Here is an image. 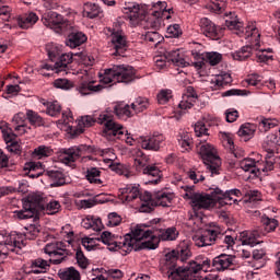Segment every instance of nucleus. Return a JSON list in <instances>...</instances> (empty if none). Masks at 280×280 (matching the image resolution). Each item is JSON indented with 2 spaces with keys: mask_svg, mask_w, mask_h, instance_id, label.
<instances>
[{
  "mask_svg": "<svg viewBox=\"0 0 280 280\" xmlns=\"http://www.w3.org/2000/svg\"><path fill=\"white\" fill-rule=\"evenodd\" d=\"M191 257L189 245L180 243L176 249L165 255L164 261L160 266L162 277L167 280H184L188 275H198L207 272L211 268V259L205 256H198L187 266H178V261H187Z\"/></svg>",
  "mask_w": 280,
  "mask_h": 280,
  "instance_id": "nucleus-1",
  "label": "nucleus"
},
{
  "mask_svg": "<svg viewBox=\"0 0 280 280\" xmlns=\"http://www.w3.org/2000/svg\"><path fill=\"white\" fill-rule=\"evenodd\" d=\"M225 26L237 36L248 39L252 45L243 46L240 50L232 52L233 60H238V62H243V60H248L250 56H253V49L255 51H259V38H261V34L259 33V28L255 23H249L244 31V23H242L235 12L225 13Z\"/></svg>",
  "mask_w": 280,
  "mask_h": 280,
  "instance_id": "nucleus-2",
  "label": "nucleus"
},
{
  "mask_svg": "<svg viewBox=\"0 0 280 280\" xmlns=\"http://www.w3.org/2000/svg\"><path fill=\"white\" fill-rule=\"evenodd\" d=\"M143 230L137 229V225L130 233L124 236L115 235L108 231H105L97 237V242H103L108 250L115 253L121 250L122 255L132 253V250H139V240H141V232Z\"/></svg>",
  "mask_w": 280,
  "mask_h": 280,
  "instance_id": "nucleus-3",
  "label": "nucleus"
},
{
  "mask_svg": "<svg viewBox=\"0 0 280 280\" xmlns=\"http://www.w3.org/2000/svg\"><path fill=\"white\" fill-rule=\"evenodd\" d=\"M140 229L139 250H156L160 242H174L178 237L176 228L161 229L137 225Z\"/></svg>",
  "mask_w": 280,
  "mask_h": 280,
  "instance_id": "nucleus-4",
  "label": "nucleus"
},
{
  "mask_svg": "<svg viewBox=\"0 0 280 280\" xmlns=\"http://www.w3.org/2000/svg\"><path fill=\"white\" fill-rule=\"evenodd\" d=\"M97 124L104 125L103 135L104 137H117L118 139H121L122 141H126L128 145H132L135 143V139L130 137V133H128V130L124 128L122 125L117 124L113 119V114L108 110L103 112L100 114L97 118Z\"/></svg>",
  "mask_w": 280,
  "mask_h": 280,
  "instance_id": "nucleus-5",
  "label": "nucleus"
},
{
  "mask_svg": "<svg viewBox=\"0 0 280 280\" xmlns=\"http://www.w3.org/2000/svg\"><path fill=\"white\" fill-rule=\"evenodd\" d=\"M43 209H45L43 196L38 194H32L23 200L22 209L14 211V218L18 220H30L32 218H36V215H38Z\"/></svg>",
  "mask_w": 280,
  "mask_h": 280,
  "instance_id": "nucleus-6",
  "label": "nucleus"
},
{
  "mask_svg": "<svg viewBox=\"0 0 280 280\" xmlns=\"http://www.w3.org/2000/svg\"><path fill=\"white\" fill-rule=\"evenodd\" d=\"M199 155L201 156L207 170L211 173V176H218L220 174V167H222V160L218 155V150L211 143L205 142L199 147Z\"/></svg>",
  "mask_w": 280,
  "mask_h": 280,
  "instance_id": "nucleus-7",
  "label": "nucleus"
},
{
  "mask_svg": "<svg viewBox=\"0 0 280 280\" xmlns=\"http://www.w3.org/2000/svg\"><path fill=\"white\" fill-rule=\"evenodd\" d=\"M27 246V243L23 242V235L19 232H11L5 236L4 242H0V264L3 259L8 258L10 253H15V255H23V250Z\"/></svg>",
  "mask_w": 280,
  "mask_h": 280,
  "instance_id": "nucleus-8",
  "label": "nucleus"
},
{
  "mask_svg": "<svg viewBox=\"0 0 280 280\" xmlns=\"http://www.w3.org/2000/svg\"><path fill=\"white\" fill-rule=\"evenodd\" d=\"M135 166L137 172H141L145 176L153 178L149 183H154L156 185V183L161 180V176H163V174L161 173V168H159L156 164L148 165V156H145L142 151L137 152V158L135 159Z\"/></svg>",
  "mask_w": 280,
  "mask_h": 280,
  "instance_id": "nucleus-9",
  "label": "nucleus"
},
{
  "mask_svg": "<svg viewBox=\"0 0 280 280\" xmlns=\"http://www.w3.org/2000/svg\"><path fill=\"white\" fill-rule=\"evenodd\" d=\"M152 8H154V10L151 13V16L153 18H150L147 21V27H150L151 30H159V27H161V19H172L170 14H172L173 10H167V2L161 1L153 3Z\"/></svg>",
  "mask_w": 280,
  "mask_h": 280,
  "instance_id": "nucleus-10",
  "label": "nucleus"
},
{
  "mask_svg": "<svg viewBox=\"0 0 280 280\" xmlns=\"http://www.w3.org/2000/svg\"><path fill=\"white\" fill-rule=\"evenodd\" d=\"M42 23L49 30H54L56 34H65L69 30V23L65 21L62 15L54 11L45 13L42 18Z\"/></svg>",
  "mask_w": 280,
  "mask_h": 280,
  "instance_id": "nucleus-11",
  "label": "nucleus"
},
{
  "mask_svg": "<svg viewBox=\"0 0 280 280\" xmlns=\"http://www.w3.org/2000/svg\"><path fill=\"white\" fill-rule=\"evenodd\" d=\"M44 253L49 255V257H58L51 260L56 266L62 264V261H65L70 254L65 242L48 243L44 248Z\"/></svg>",
  "mask_w": 280,
  "mask_h": 280,
  "instance_id": "nucleus-12",
  "label": "nucleus"
},
{
  "mask_svg": "<svg viewBox=\"0 0 280 280\" xmlns=\"http://www.w3.org/2000/svg\"><path fill=\"white\" fill-rule=\"evenodd\" d=\"M84 152H91V147L86 144H80L78 147H71L68 149H61L59 161L65 165H71V163H75Z\"/></svg>",
  "mask_w": 280,
  "mask_h": 280,
  "instance_id": "nucleus-13",
  "label": "nucleus"
},
{
  "mask_svg": "<svg viewBox=\"0 0 280 280\" xmlns=\"http://www.w3.org/2000/svg\"><path fill=\"white\" fill-rule=\"evenodd\" d=\"M108 71L113 72V79L116 82L122 84H130V82H135V80L137 79V73L135 72V68H132V66H113L112 70Z\"/></svg>",
  "mask_w": 280,
  "mask_h": 280,
  "instance_id": "nucleus-14",
  "label": "nucleus"
},
{
  "mask_svg": "<svg viewBox=\"0 0 280 280\" xmlns=\"http://www.w3.org/2000/svg\"><path fill=\"white\" fill-rule=\"evenodd\" d=\"M218 199L213 197V191L211 195L207 192H197L190 196V207L194 211H200V209H213L215 207Z\"/></svg>",
  "mask_w": 280,
  "mask_h": 280,
  "instance_id": "nucleus-15",
  "label": "nucleus"
},
{
  "mask_svg": "<svg viewBox=\"0 0 280 280\" xmlns=\"http://www.w3.org/2000/svg\"><path fill=\"white\" fill-rule=\"evenodd\" d=\"M219 232V226L205 230L200 235L192 237L195 245H197L199 248H203L205 246H213V244H218Z\"/></svg>",
  "mask_w": 280,
  "mask_h": 280,
  "instance_id": "nucleus-16",
  "label": "nucleus"
},
{
  "mask_svg": "<svg viewBox=\"0 0 280 280\" xmlns=\"http://www.w3.org/2000/svg\"><path fill=\"white\" fill-rule=\"evenodd\" d=\"M140 145L142 150L159 152L165 145V136L162 133H153L148 137H140Z\"/></svg>",
  "mask_w": 280,
  "mask_h": 280,
  "instance_id": "nucleus-17",
  "label": "nucleus"
},
{
  "mask_svg": "<svg viewBox=\"0 0 280 280\" xmlns=\"http://www.w3.org/2000/svg\"><path fill=\"white\" fill-rule=\"evenodd\" d=\"M212 196L220 202V205H235L237 198L242 196V190L234 188L223 191L220 188H214Z\"/></svg>",
  "mask_w": 280,
  "mask_h": 280,
  "instance_id": "nucleus-18",
  "label": "nucleus"
},
{
  "mask_svg": "<svg viewBox=\"0 0 280 280\" xmlns=\"http://www.w3.org/2000/svg\"><path fill=\"white\" fill-rule=\"evenodd\" d=\"M235 264V256L229 254H220L214 257L213 260H210V269L207 272H211V270H215L217 272H224V270H229L231 266Z\"/></svg>",
  "mask_w": 280,
  "mask_h": 280,
  "instance_id": "nucleus-19",
  "label": "nucleus"
},
{
  "mask_svg": "<svg viewBox=\"0 0 280 280\" xmlns=\"http://www.w3.org/2000/svg\"><path fill=\"white\" fill-rule=\"evenodd\" d=\"M112 46L114 48L113 56H120L125 58L126 51H128V42L126 40V36L121 34V32L112 33Z\"/></svg>",
  "mask_w": 280,
  "mask_h": 280,
  "instance_id": "nucleus-20",
  "label": "nucleus"
},
{
  "mask_svg": "<svg viewBox=\"0 0 280 280\" xmlns=\"http://www.w3.org/2000/svg\"><path fill=\"white\" fill-rule=\"evenodd\" d=\"M67 32L70 33L66 39V45L67 47H70V49H75V47H80V45H84V43H86V35L71 26V24L68 25Z\"/></svg>",
  "mask_w": 280,
  "mask_h": 280,
  "instance_id": "nucleus-21",
  "label": "nucleus"
},
{
  "mask_svg": "<svg viewBox=\"0 0 280 280\" xmlns=\"http://www.w3.org/2000/svg\"><path fill=\"white\" fill-rule=\"evenodd\" d=\"M199 26L201 34L210 38V40H218V38H220L218 26L208 18H202L199 22Z\"/></svg>",
  "mask_w": 280,
  "mask_h": 280,
  "instance_id": "nucleus-22",
  "label": "nucleus"
},
{
  "mask_svg": "<svg viewBox=\"0 0 280 280\" xmlns=\"http://www.w3.org/2000/svg\"><path fill=\"white\" fill-rule=\"evenodd\" d=\"M196 100H198V94L196 93V90L194 89V86H188L186 88V93L183 95L178 107L182 110H188L189 108L194 107V104H196Z\"/></svg>",
  "mask_w": 280,
  "mask_h": 280,
  "instance_id": "nucleus-23",
  "label": "nucleus"
},
{
  "mask_svg": "<svg viewBox=\"0 0 280 280\" xmlns=\"http://www.w3.org/2000/svg\"><path fill=\"white\" fill-rule=\"evenodd\" d=\"M264 237V233L260 232L257 229L253 230L252 232H243L242 233V238L241 242L243 244V246H257V244H261V242H259V238Z\"/></svg>",
  "mask_w": 280,
  "mask_h": 280,
  "instance_id": "nucleus-24",
  "label": "nucleus"
},
{
  "mask_svg": "<svg viewBox=\"0 0 280 280\" xmlns=\"http://www.w3.org/2000/svg\"><path fill=\"white\" fill-rule=\"evenodd\" d=\"M154 207H171L174 200V192L158 190L153 194Z\"/></svg>",
  "mask_w": 280,
  "mask_h": 280,
  "instance_id": "nucleus-25",
  "label": "nucleus"
},
{
  "mask_svg": "<svg viewBox=\"0 0 280 280\" xmlns=\"http://www.w3.org/2000/svg\"><path fill=\"white\" fill-rule=\"evenodd\" d=\"M104 89V85H95V81H82L77 86V90L81 95H91V93H100Z\"/></svg>",
  "mask_w": 280,
  "mask_h": 280,
  "instance_id": "nucleus-26",
  "label": "nucleus"
},
{
  "mask_svg": "<svg viewBox=\"0 0 280 280\" xmlns=\"http://www.w3.org/2000/svg\"><path fill=\"white\" fill-rule=\"evenodd\" d=\"M141 200L140 211L141 213H151L154 211V195L150 194V191L140 192L139 197Z\"/></svg>",
  "mask_w": 280,
  "mask_h": 280,
  "instance_id": "nucleus-27",
  "label": "nucleus"
},
{
  "mask_svg": "<svg viewBox=\"0 0 280 280\" xmlns=\"http://www.w3.org/2000/svg\"><path fill=\"white\" fill-rule=\"evenodd\" d=\"M73 56H75V52H66L60 55L59 60L55 62L56 73H62V71H67L69 65L73 62Z\"/></svg>",
  "mask_w": 280,
  "mask_h": 280,
  "instance_id": "nucleus-28",
  "label": "nucleus"
},
{
  "mask_svg": "<svg viewBox=\"0 0 280 280\" xmlns=\"http://www.w3.org/2000/svg\"><path fill=\"white\" fill-rule=\"evenodd\" d=\"M166 58H167V61L173 62L175 67H187V65H189L185 60V55L180 52V49L167 51Z\"/></svg>",
  "mask_w": 280,
  "mask_h": 280,
  "instance_id": "nucleus-29",
  "label": "nucleus"
},
{
  "mask_svg": "<svg viewBox=\"0 0 280 280\" xmlns=\"http://www.w3.org/2000/svg\"><path fill=\"white\" fill-rule=\"evenodd\" d=\"M24 172H26V176H28V178H38L39 176H43V171L38 170H43V164H40V162H27L24 164L23 167Z\"/></svg>",
  "mask_w": 280,
  "mask_h": 280,
  "instance_id": "nucleus-30",
  "label": "nucleus"
},
{
  "mask_svg": "<svg viewBox=\"0 0 280 280\" xmlns=\"http://www.w3.org/2000/svg\"><path fill=\"white\" fill-rule=\"evenodd\" d=\"M120 194L125 196L126 202H132V200H137L139 198L141 190L137 185H127L125 188L120 189Z\"/></svg>",
  "mask_w": 280,
  "mask_h": 280,
  "instance_id": "nucleus-31",
  "label": "nucleus"
},
{
  "mask_svg": "<svg viewBox=\"0 0 280 280\" xmlns=\"http://www.w3.org/2000/svg\"><path fill=\"white\" fill-rule=\"evenodd\" d=\"M83 16L86 19H97V16H102V8H100V4L86 2L83 4Z\"/></svg>",
  "mask_w": 280,
  "mask_h": 280,
  "instance_id": "nucleus-32",
  "label": "nucleus"
},
{
  "mask_svg": "<svg viewBox=\"0 0 280 280\" xmlns=\"http://www.w3.org/2000/svg\"><path fill=\"white\" fill-rule=\"evenodd\" d=\"M114 113L118 119L126 121L132 117V106L124 103L117 104L114 106Z\"/></svg>",
  "mask_w": 280,
  "mask_h": 280,
  "instance_id": "nucleus-33",
  "label": "nucleus"
},
{
  "mask_svg": "<svg viewBox=\"0 0 280 280\" xmlns=\"http://www.w3.org/2000/svg\"><path fill=\"white\" fill-rule=\"evenodd\" d=\"M126 14H128L129 21L137 23L143 19V10L137 3H131L126 8Z\"/></svg>",
  "mask_w": 280,
  "mask_h": 280,
  "instance_id": "nucleus-34",
  "label": "nucleus"
},
{
  "mask_svg": "<svg viewBox=\"0 0 280 280\" xmlns=\"http://www.w3.org/2000/svg\"><path fill=\"white\" fill-rule=\"evenodd\" d=\"M45 176H48L50 178L51 187H62V185H67V179L65 178V174L60 171H46Z\"/></svg>",
  "mask_w": 280,
  "mask_h": 280,
  "instance_id": "nucleus-35",
  "label": "nucleus"
},
{
  "mask_svg": "<svg viewBox=\"0 0 280 280\" xmlns=\"http://www.w3.org/2000/svg\"><path fill=\"white\" fill-rule=\"evenodd\" d=\"M262 228H258L260 233L262 234V237L265 235H268V233H272V231H276L277 226H279V221L277 219H270L268 217L261 218Z\"/></svg>",
  "mask_w": 280,
  "mask_h": 280,
  "instance_id": "nucleus-36",
  "label": "nucleus"
},
{
  "mask_svg": "<svg viewBox=\"0 0 280 280\" xmlns=\"http://www.w3.org/2000/svg\"><path fill=\"white\" fill-rule=\"evenodd\" d=\"M100 176H102V171L100 168L93 166L86 168L85 178L91 185H102L103 182Z\"/></svg>",
  "mask_w": 280,
  "mask_h": 280,
  "instance_id": "nucleus-37",
  "label": "nucleus"
},
{
  "mask_svg": "<svg viewBox=\"0 0 280 280\" xmlns=\"http://www.w3.org/2000/svg\"><path fill=\"white\" fill-rule=\"evenodd\" d=\"M58 277L61 280H81L80 271L75 267L65 268L58 271Z\"/></svg>",
  "mask_w": 280,
  "mask_h": 280,
  "instance_id": "nucleus-38",
  "label": "nucleus"
},
{
  "mask_svg": "<svg viewBox=\"0 0 280 280\" xmlns=\"http://www.w3.org/2000/svg\"><path fill=\"white\" fill-rule=\"evenodd\" d=\"M38 22V15L34 12H30L23 18L19 19L18 23L22 30H30L32 25Z\"/></svg>",
  "mask_w": 280,
  "mask_h": 280,
  "instance_id": "nucleus-39",
  "label": "nucleus"
},
{
  "mask_svg": "<svg viewBox=\"0 0 280 280\" xmlns=\"http://www.w3.org/2000/svg\"><path fill=\"white\" fill-rule=\"evenodd\" d=\"M24 229L25 231L23 233H18V235H22L24 244L25 240H36L40 233V226L36 224H31Z\"/></svg>",
  "mask_w": 280,
  "mask_h": 280,
  "instance_id": "nucleus-40",
  "label": "nucleus"
},
{
  "mask_svg": "<svg viewBox=\"0 0 280 280\" xmlns=\"http://www.w3.org/2000/svg\"><path fill=\"white\" fill-rule=\"evenodd\" d=\"M277 143V135L269 133L262 142V150L268 153L267 155L273 154Z\"/></svg>",
  "mask_w": 280,
  "mask_h": 280,
  "instance_id": "nucleus-41",
  "label": "nucleus"
},
{
  "mask_svg": "<svg viewBox=\"0 0 280 280\" xmlns=\"http://www.w3.org/2000/svg\"><path fill=\"white\" fill-rule=\"evenodd\" d=\"M241 170L244 172H249L250 174H255L257 176L259 172H257V167L259 166V162H255L254 159L246 158L240 163Z\"/></svg>",
  "mask_w": 280,
  "mask_h": 280,
  "instance_id": "nucleus-42",
  "label": "nucleus"
},
{
  "mask_svg": "<svg viewBox=\"0 0 280 280\" xmlns=\"http://www.w3.org/2000/svg\"><path fill=\"white\" fill-rule=\"evenodd\" d=\"M32 268L33 275H43L49 270V261L37 258L32 262Z\"/></svg>",
  "mask_w": 280,
  "mask_h": 280,
  "instance_id": "nucleus-43",
  "label": "nucleus"
},
{
  "mask_svg": "<svg viewBox=\"0 0 280 280\" xmlns=\"http://www.w3.org/2000/svg\"><path fill=\"white\" fill-rule=\"evenodd\" d=\"M233 79L226 72L217 74L211 79V84L214 85L215 89H220V86H226V84H231Z\"/></svg>",
  "mask_w": 280,
  "mask_h": 280,
  "instance_id": "nucleus-44",
  "label": "nucleus"
},
{
  "mask_svg": "<svg viewBox=\"0 0 280 280\" xmlns=\"http://www.w3.org/2000/svg\"><path fill=\"white\" fill-rule=\"evenodd\" d=\"M238 137H242L244 141H248V139H253L255 135V125L245 124L242 125L237 131Z\"/></svg>",
  "mask_w": 280,
  "mask_h": 280,
  "instance_id": "nucleus-45",
  "label": "nucleus"
},
{
  "mask_svg": "<svg viewBox=\"0 0 280 280\" xmlns=\"http://www.w3.org/2000/svg\"><path fill=\"white\" fill-rule=\"evenodd\" d=\"M44 105H46V114L50 117H59L60 113H62V106L58 101L48 102Z\"/></svg>",
  "mask_w": 280,
  "mask_h": 280,
  "instance_id": "nucleus-46",
  "label": "nucleus"
},
{
  "mask_svg": "<svg viewBox=\"0 0 280 280\" xmlns=\"http://www.w3.org/2000/svg\"><path fill=\"white\" fill-rule=\"evenodd\" d=\"M149 106L150 101L148 98L139 97L131 104V110H133V113H143V110H148Z\"/></svg>",
  "mask_w": 280,
  "mask_h": 280,
  "instance_id": "nucleus-47",
  "label": "nucleus"
},
{
  "mask_svg": "<svg viewBox=\"0 0 280 280\" xmlns=\"http://www.w3.org/2000/svg\"><path fill=\"white\" fill-rule=\"evenodd\" d=\"M178 143L182 148V152H189V150H191L194 141L191 140V136L189 133L183 132L179 136Z\"/></svg>",
  "mask_w": 280,
  "mask_h": 280,
  "instance_id": "nucleus-48",
  "label": "nucleus"
},
{
  "mask_svg": "<svg viewBox=\"0 0 280 280\" xmlns=\"http://www.w3.org/2000/svg\"><path fill=\"white\" fill-rule=\"evenodd\" d=\"M51 154H54V150L47 145H39L33 151L35 159H46L47 156H51Z\"/></svg>",
  "mask_w": 280,
  "mask_h": 280,
  "instance_id": "nucleus-49",
  "label": "nucleus"
},
{
  "mask_svg": "<svg viewBox=\"0 0 280 280\" xmlns=\"http://www.w3.org/2000/svg\"><path fill=\"white\" fill-rule=\"evenodd\" d=\"M225 139L228 141L230 153L233 154L234 159H242L244 156V150L236 149L235 143L233 142V138L229 133H224Z\"/></svg>",
  "mask_w": 280,
  "mask_h": 280,
  "instance_id": "nucleus-50",
  "label": "nucleus"
},
{
  "mask_svg": "<svg viewBox=\"0 0 280 280\" xmlns=\"http://www.w3.org/2000/svg\"><path fill=\"white\" fill-rule=\"evenodd\" d=\"M144 40H147V43H151V45H154V47H156L163 40V37L156 31H149L144 34Z\"/></svg>",
  "mask_w": 280,
  "mask_h": 280,
  "instance_id": "nucleus-51",
  "label": "nucleus"
},
{
  "mask_svg": "<svg viewBox=\"0 0 280 280\" xmlns=\"http://www.w3.org/2000/svg\"><path fill=\"white\" fill-rule=\"evenodd\" d=\"M74 56L79 58V62H81V65H84V67H93V63L95 62V58L86 54V51L74 52Z\"/></svg>",
  "mask_w": 280,
  "mask_h": 280,
  "instance_id": "nucleus-52",
  "label": "nucleus"
},
{
  "mask_svg": "<svg viewBox=\"0 0 280 280\" xmlns=\"http://www.w3.org/2000/svg\"><path fill=\"white\" fill-rule=\"evenodd\" d=\"M0 130L3 135V139L7 143H10L16 139V136L14 132H12V129H8V124L5 122H0Z\"/></svg>",
  "mask_w": 280,
  "mask_h": 280,
  "instance_id": "nucleus-53",
  "label": "nucleus"
},
{
  "mask_svg": "<svg viewBox=\"0 0 280 280\" xmlns=\"http://www.w3.org/2000/svg\"><path fill=\"white\" fill-rule=\"evenodd\" d=\"M275 170V160L270 155L266 156L265 164L261 165V163L258 162L257 172L258 174H261V172H272Z\"/></svg>",
  "mask_w": 280,
  "mask_h": 280,
  "instance_id": "nucleus-54",
  "label": "nucleus"
},
{
  "mask_svg": "<svg viewBox=\"0 0 280 280\" xmlns=\"http://www.w3.org/2000/svg\"><path fill=\"white\" fill-rule=\"evenodd\" d=\"M42 211H45L47 215H56V213L60 211V202L52 200L49 203H47L46 207L44 206V209H42Z\"/></svg>",
  "mask_w": 280,
  "mask_h": 280,
  "instance_id": "nucleus-55",
  "label": "nucleus"
},
{
  "mask_svg": "<svg viewBox=\"0 0 280 280\" xmlns=\"http://www.w3.org/2000/svg\"><path fill=\"white\" fill-rule=\"evenodd\" d=\"M75 259L78 266H80L83 270L89 267V258L84 256V252H82L81 247L77 248Z\"/></svg>",
  "mask_w": 280,
  "mask_h": 280,
  "instance_id": "nucleus-56",
  "label": "nucleus"
},
{
  "mask_svg": "<svg viewBox=\"0 0 280 280\" xmlns=\"http://www.w3.org/2000/svg\"><path fill=\"white\" fill-rule=\"evenodd\" d=\"M217 244H226L228 248L235 245V240L231 235L221 233L219 228L218 242Z\"/></svg>",
  "mask_w": 280,
  "mask_h": 280,
  "instance_id": "nucleus-57",
  "label": "nucleus"
},
{
  "mask_svg": "<svg viewBox=\"0 0 280 280\" xmlns=\"http://www.w3.org/2000/svg\"><path fill=\"white\" fill-rule=\"evenodd\" d=\"M112 172H115L119 176H126L127 178L130 176V172L128 171V166L118 163V164H112L110 165Z\"/></svg>",
  "mask_w": 280,
  "mask_h": 280,
  "instance_id": "nucleus-58",
  "label": "nucleus"
},
{
  "mask_svg": "<svg viewBox=\"0 0 280 280\" xmlns=\"http://www.w3.org/2000/svg\"><path fill=\"white\" fill-rule=\"evenodd\" d=\"M257 59L259 62H268L272 60V49H260L257 54Z\"/></svg>",
  "mask_w": 280,
  "mask_h": 280,
  "instance_id": "nucleus-59",
  "label": "nucleus"
},
{
  "mask_svg": "<svg viewBox=\"0 0 280 280\" xmlns=\"http://www.w3.org/2000/svg\"><path fill=\"white\" fill-rule=\"evenodd\" d=\"M26 118L32 126H40V124H43V118L34 110H27Z\"/></svg>",
  "mask_w": 280,
  "mask_h": 280,
  "instance_id": "nucleus-60",
  "label": "nucleus"
},
{
  "mask_svg": "<svg viewBox=\"0 0 280 280\" xmlns=\"http://www.w3.org/2000/svg\"><path fill=\"white\" fill-rule=\"evenodd\" d=\"M27 119V117L25 116L24 113H18L13 116L12 118V124L14 127V130H19L21 129V126L25 125V120Z\"/></svg>",
  "mask_w": 280,
  "mask_h": 280,
  "instance_id": "nucleus-61",
  "label": "nucleus"
},
{
  "mask_svg": "<svg viewBox=\"0 0 280 280\" xmlns=\"http://www.w3.org/2000/svg\"><path fill=\"white\" fill-rule=\"evenodd\" d=\"M206 58L211 67H215V65H220V62L222 61V55L219 52H208L206 55Z\"/></svg>",
  "mask_w": 280,
  "mask_h": 280,
  "instance_id": "nucleus-62",
  "label": "nucleus"
},
{
  "mask_svg": "<svg viewBox=\"0 0 280 280\" xmlns=\"http://www.w3.org/2000/svg\"><path fill=\"white\" fill-rule=\"evenodd\" d=\"M46 50L48 54V58L49 60H51V62H55L56 58H60V49H58L57 46L47 45Z\"/></svg>",
  "mask_w": 280,
  "mask_h": 280,
  "instance_id": "nucleus-63",
  "label": "nucleus"
},
{
  "mask_svg": "<svg viewBox=\"0 0 280 280\" xmlns=\"http://www.w3.org/2000/svg\"><path fill=\"white\" fill-rule=\"evenodd\" d=\"M172 100V92L171 90H161L158 94V102L159 104H167Z\"/></svg>",
  "mask_w": 280,
  "mask_h": 280,
  "instance_id": "nucleus-64",
  "label": "nucleus"
}]
</instances>
